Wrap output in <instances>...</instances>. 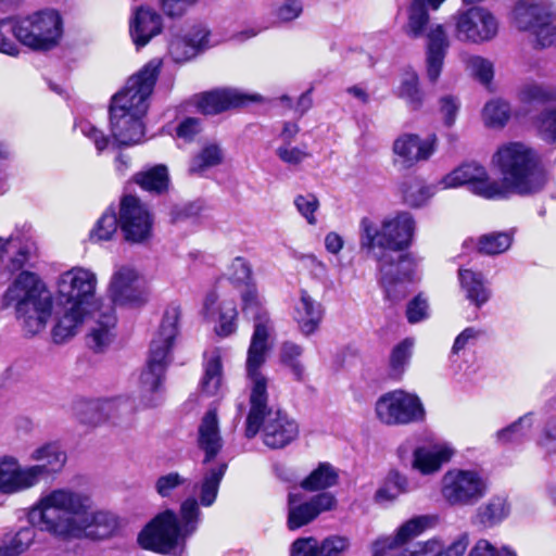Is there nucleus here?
Masks as SVG:
<instances>
[{
    "instance_id": "nucleus-1",
    "label": "nucleus",
    "mask_w": 556,
    "mask_h": 556,
    "mask_svg": "<svg viewBox=\"0 0 556 556\" xmlns=\"http://www.w3.org/2000/svg\"><path fill=\"white\" fill-rule=\"evenodd\" d=\"M28 520L33 527L62 540H103L118 528L114 514L94 510L89 495L66 486L42 493L30 507Z\"/></svg>"
},
{
    "instance_id": "nucleus-2",
    "label": "nucleus",
    "mask_w": 556,
    "mask_h": 556,
    "mask_svg": "<svg viewBox=\"0 0 556 556\" xmlns=\"http://www.w3.org/2000/svg\"><path fill=\"white\" fill-rule=\"evenodd\" d=\"M203 467L202 479L194 485L199 501L187 497L180 504L178 515L169 509L159 514L138 536L143 548L170 553L197 532L202 517L200 505L211 507L215 503L227 464L216 462Z\"/></svg>"
},
{
    "instance_id": "nucleus-3",
    "label": "nucleus",
    "mask_w": 556,
    "mask_h": 556,
    "mask_svg": "<svg viewBox=\"0 0 556 556\" xmlns=\"http://www.w3.org/2000/svg\"><path fill=\"white\" fill-rule=\"evenodd\" d=\"M492 166L502 180H494L497 199L511 193L532 195L544 189L548 176L542 166L539 153L521 141L500 144L491 159Z\"/></svg>"
},
{
    "instance_id": "nucleus-4",
    "label": "nucleus",
    "mask_w": 556,
    "mask_h": 556,
    "mask_svg": "<svg viewBox=\"0 0 556 556\" xmlns=\"http://www.w3.org/2000/svg\"><path fill=\"white\" fill-rule=\"evenodd\" d=\"M5 306H13L27 334L41 332L52 314V296L43 281L29 271L21 273L8 288Z\"/></svg>"
},
{
    "instance_id": "nucleus-5",
    "label": "nucleus",
    "mask_w": 556,
    "mask_h": 556,
    "mask_svg": "<svg viewBox=\"0 0 556 556\" xmlns=\"http://www.w3.org/2000/svg\"><path fill=\"white\" fill-rule=\"evenodd\" d=\"M180 316V305L176 303L167 305L160 328L152 339L147 366L139 380L140 395L144 406L155 405L159 394L163 391L165 369L178 334Z\"/></svg>"
},
{
    "instance_id": "nucleus-6",
    "label": "nucleus",
    "mask_w": 556,
    "mask_h": 556,
    "mask_svg": "<svg viewBox=\"0 0 556 556\" xmlns=\"http://www.w3.org/2000/svg\"><path fill=\"white\" fill-rule=\"evenodd\" d=\"M417 223L407 211L393 212L377 225L372 219L363 217L359 223V245L378 261V255L390 253L401 255L414 241Z\"/></svg>"
},
{
    "instance_id": "nucleus-7",
    "label": "nucleus",
    "mask_w": 556,
    "mask_h": 556,
    "mask_svg": "<svg viewBox=\"0 0 556 556\" xmlns=\"http://www.w3.org/2000/svg\"><path fill=\"white\" fill-rule=\"evenodd\" d=\"M59 304L61 308L56 313V321L52 329V339L55 343H63L75 337L88 318L92 320L88 336L90 348L101 352L112 342L116 316L111 305H98L97 309H90L67 303Z\"/></svg>"
},
{
    "instance_id": "nucleus-8",
    "label": "nucleus",
    "mask_w": 556,
    "mask_h": 556,
    "mask_svg": "<svg viewBox=\"0 0 556 556\" xmlns=\"http://www.w3.org/2000/svg\"><path fill=\"white\" fill-rule=\"evenodd\" d=\"M270 345L249 346L245 363L247 380L249 393L250 409L245 421V437L254 438L261 429V419L264 414L271 410L268 407V378L262 371L266 362Z\"/></svg>"
},
{
    "instance_id": "nucleus-9",
    "label": "nucleus",
    "mask_w": 556,
    "mask_h": 556,
    "mask_svg": "<svg viewBox=\"0 0 556 556\" xmlns=\"http://www.w3.org/2000/svg\"><path fill=\"white\" fill-rule=\"evenodd\" d=\"M489 489V478L482 470L453 468L442 476L440 494L452 507H467L484 498Z\"/></svg>"
},
{
    "instance_id": "nucleus-10",
    "label": "nucleus",
    "mask_w": 556,
    "mask_h": 556,
    "mask_svg": "<svg viewBox=\"0 0 556 556\" xmlns=\"http://www.w3.org/2000/svg\"><path fill=\"white\" fill-rule=\"evenodd\" d=\"M162 61L151 60L137 74L129 77L124 88L112 98L110 109L146 115Z\"/></svg>"
},
{
    "instance_id": "nucleus-11",
    "label": "nucleus",
    "mask_w": 556,
    "mask_h": 556,
    "mask_svg": "<svg viewBox=\"0 0 556 556\" xmlns=\"http://www.w3.org/2000/svg\"><path fill=\"white\" fill-rule=\"evenodd\" d=\"M376 262L386 299L392 303L405 299L409 292L408 287L414 279L417 265L416 257L410 253L401 255L383 253L378 255Z\"/></svg>"
},
{
    "instance_id": "nucleus-12",
    "label": "nucleus",
    "mask_w": 556,
    "mask_h": 556,
    "mask_svg": "<svg viewBox=\"0 0 556 556\" xmlns=\"http://www.w3.org/2000/svg\"><path fill=\"white\" fill-rule=\"evenodd\" d=\"M97 275L85 267H73L62 273L56 280V299L59 303H67L90 309L98 305H110L96 298Z\"/></svg>"
},
{
    "instance_id": "nucleus-13",
    "label": "nucleus",
    "mask_w": 556,
    "mask_h": 556,
    "mask_svg": "<svg viewBox=\"0 0 556 556\" xmlns=\"http://www.w3.org/2000/svg\"><path fill=\"white\" fill-rule=\"evenodd\" d=\"M375 413L377 418L388 426L420 422L426 416L419 396L402 389L382 394L375 404Z\"/></svg>"
},
{
    "instance_id": "nucleus-14",
    "label": "nucleus",
    "mask_w": 556,
    "mask_h": 556,
    "mask_svg": "<svg viewBox=\"0 0 556 556\" xmlns=\"http://www.w3.org/2000/svg\"><path fill=\"white\" fill-rule=\"evenodd\" d=\"M108 295L109 304L126 307H139L149 300L142 274L132 264L115 265L108 286Z\"/></svg>"
},
{
    "instance_id": "nucleus-15",
    "label": "nucleus",
    "mask_w": 556,
    "mask_h": 556,
    "mask_svg": "<svg viewBox=\"0 0 556 556\" xmlns=\"http://www.w3.org/2000/svg\"><path fill=\"white\" fill-rule=\"evenodd\" d=\"M118 222L124 239L129 243H147L153 235L154 218L137 197L125 195L121 201Z\"/></svg>"
},
{
    "instance_id": "nucleus-16",
    "label": "nucleus",
    "mask_w": 556,
    "mask_h": 556,
    "mask_svg": "<svg viewBox=\"0 0 556 556\" xmlns=\"http://www.w3.org/2000/svg\"><path fill=\"white\" fill-rule=\"evenodd\" d=\"M511 21L520 31H530L536 35H555L556 11L552 4L543 0H517Z\"/></svg>"
},
{
    "instance_id": "nucleus-17",
    "label": "nucleus",
    "mask_w": 556,
    "mask_h": 556,
    "mask_svg": "<svg viewBox=\"0 0 556 556\" xmlns=\"http://www.w3.org/2000/svg\"><path fill=\"white\" fill-rule=\"evenodd\" d=\"M437 148L438 137L434 134L422 138L417 134L402 132L392 143L393 164L402 169H410L430 160Z\"/></svg>"
},
{
    "instance_id": "nucleus-18",
    "label": "nucleus",
    "mask_w": 556,
    "mask_h": 556,
    "mask_svg": "<svg viewBox=\"0 0 556 556\" xmlns=\"http://www.w3.org/2000/svg\"><path fill=\"white\" fill-rule=\"evenodd\" d=\"M241 311L254 320V331L250 346L270 345L269 339L274 333V324L265 308L264 298L258 292L255 282L248 283L240 291Z\"/></svg>"
},
{
    "instance_id": "nucleus-19",
    "label": "nucleus",
    "mask_w": 556,
    "mask_h": 556,
    "mask_svg": "<svg viewBox=\"0 0 556 556\" xmlns=\"http://www.w3.org/2000/svg\"><path fill=\"white\" fill-rule=\"evenodd\" d=\"M336 507L337 498L329 492L319 493L308 501H302L298 493H290L288 496V529H300L314 521L320 514L333 510Z\"/></svg>"
},
{
    "instance_id": "nucleus-20",
    "label": "nucleus",
    "mask_w": 556,
    "mask_h": 556,
    "mask_svg": "<svg viewBox=\"0 0 556 556\" xmlns=\"http://www.w3.org/2000/svg\"><path fill=\"white\" fill-rule=\"evenodd\" d=\"M201 315L213 320L218 316L216 333L219 337H228L237 330L238 309L233 300L227 299L217 286L207 290L204 294Z\"/></svg>"
},
{
    "instance_id": "nucleus-21",
    "label": "nucleus",
    "mask_w": 556,
    "mask_h": 556,
    "mask_svg": "<svg viewBox=\"0 0 556 556\" xmlns=\"http://www.w3.org/2000/svg\"><path fill=\"white\" fill-rule=\"evenodd\" d=\"M440 185L443 189L457 188L468 185L470 190L486 199H497L494 180L485 168L477 163H465L442 178Z\"/></svg>"
},
{
    "instance_id": "nucleus-22",
    "label": "nucleus",
    "mask_w": 556,
    "mask_h": 556,
    "mask_svg": "<svg viewBox=\"0 0 556 556\" xmlns=\"http://www.w3.org/2000/svg\"><path fill=\"white\" fill-rule=\"evenodd\" d=\"M263 442L270 448H282L299 435V425L287 413L271 409L261 419Z\"/></svg>"
},
{
    "instance_id": "nucleus-23",
    "label": "nucleus",
    "mask_w": 556,
    "mask_h": 556,
    "mask_svg": "<svg viewBox=\"0 0 556 556\" xmlns=\"http://www.w3.org/2000/svg\"><path fill=\"white\" fill-rule=\"evenodd\" d=\"M36 252V243L28 230L13 231L8 238L0 237V270L21 269Z\"/></svg>"
},
{
    "instance_id": "nucleus-24",
    "label": "nucleus",
    "mask_w": 556,
    "mask_h": 556,
    "mask_svg": "<svg viewBox=\"0 0 556 556\" xmlns=\"http://www.w3.org/2000/svg\"><path fill=\"white\" fill-rule=\"evenodd\" d=\"M33 465L27 469L35 486L45 478L60 472L66 463V453L58 442H46L33 448L28 455Z\"/></svg>"
},
{
    "instance_id": "nucleus-25",
    "label": "nucleus",
    "mask_w": 556,
    "mask_h": 556,
    "mask_svg": "<svg viewBox=\"0 0 556 556\" xmlns=\"http://www.w3.org/2000/svg\"><path fill=\"white\" fill-rule=\"evenodd\" d=\"M446 0H412L407 7V31L412 35H445V27L429 11H438Z\"/></svg>"
},
{
    "instance_id": "nucleus-26",
    "label": "nucleus",
    "mask_w": 556,
    "mask_h": 556,
    "mask_svg": "<svg viewBox=\"0 0 556 556\" xmlns=\"http://www.w3.org/2000/svg\"><path fill=\"white\" fill-rule=\"evenodd\" d=\"M143 117V114L110 109V129L113 144L128 147L140 143L144 136Z\"/></svg>"
},
{
    "instance_id": "nucleus-27",
    "label": "nucleus",
    "mask_w": 556,
    "mask_h": 556,
    "mask_svg": "<svg viewBox=\"0 0 556 556\" xmlns=\"http://www.w3.org/2000/svg\"><path fill=\"white\" fill-rule=\"evenodd\" d=\"M35 483L27 466H22L14 456H0V493L13 495L33 489Z\"/></svg>"
},
{
    "instance_id": "nucleus-28",
    "label": "nucleus",
    "mask_w": 556,
    "mask_h": 556,
    "mask_svg": "<svg viewBox=\"0 0 556 556\" xmlns=\"http://www.w3.org/2000/svg\"><path fill=\"white\" fill-rule=\"evenodd\" d=\"M458 33L473 35H496L500 23L497 17L486 8L472 7L454 15Z\"/></svg>"
},
{
    "instance_id": "nucleus-29",
    "label": "nucleus",
    "mask_w": 556,
    "mask_h": 556,
    "mask_svg": "<svg viewBox=\"0 0 556 556\" xmlns=\"http://www.w3.org/2000/svg\"><path fill=\"white\" fill-rule=\"evenodd\" d=\"M256 100L258 97L255 94L250 96L237 89L222 88L201 94L198 108L203 114L214 115Z\"/></svg>"
},
{
    "instance_id": "nucleus-30",
    "label": "nucleus",
    "mask_w": 556,
    "mask_h": 556,
    "mask_svg": "<svg viewBox=\"0 0 556 556\" xmlns=\"http://www.w3.org/2000/svg\"><path fill=\"white\" fill-rule=\"evenodd\" d=\"M455 450L448 443L421 446L414 451L412 468L424 476L438 472L454 456Z\"/></svg>"
},
{
    "instance_id": "nucleus-31",
    "label": "nucleus",
    "mask_w": 556,
    "mask_h": 556,
    "mask_svg": "<svg viewBox=\"0 0 556 556\" xmlns=\"http://www.w3.org/2000/svg\"><path fill=\"white\" fill-rule=\"evenodd\" d=\"M198 446L204 453L203 466L217 462L215 458L223 447V439L215 410H208L201 420L198 430Z\"/></svg>"
},
{
    "instance_id": "nucleus-32",
    "label": "nucleus",
    "mask_w": 556,
    "mask_h": 556,
    "mask_svg": "<svg viewBox=\"0 0 556 556\" xmlns=\"http://www.w3.org/2000/svg\"><path fill=\"white\" fill-rule=\"evenodd\" d=\"M470 543L467 532L458 534L448 545L440 538H431L408 548L409 556H464Z\"/></svg>"
},
{
    "instance_id": "nucleus-33",
    "label": "nucleus",
    "mask_w": 556,
    "mask_h": 556,
    "mask_svg": "<svg viewBox=\"0 0 556 556\" xmlns=\"http://www.w3.org/2000/svg\"><path fill=\"white\" fill-rule=\"evenodd\" d=\"M324 318L323 305L302 290L294 306V320L305 337L315 333Z\"/></svg>"
},
{
    "instance_id": "nucleus-34",
    "label": "nucleus",
    "mask_w": 556,
    "mask_h": 556,
    "mask_svg": "<svg viewBox=\"0 0 556 556\" xmlns=\"http://www.w3.org/2000/svg\"><path fill=\"white\" fill-rule=\"evenodd\" d=\"M437 518L434 516L417 515L403 521L392 534L380 538L390 542L389 544L405 547L409 542L433 528Z\"/></svg>"
},
{
    "instance_id": "nucleus-35",
    "label": "nucleus",
    "mask_w": 556,
    "mask_h": 556,
    "mask_svg": "<svg viewBox=\"0 0 556 556\" xmlns=\"http://www.w3.org/2000/svg\"><path fill=\"white\" fill-rule=\"evenodd\" d=\"M128 24L131 35H161L164 31L163 14L147 4L131 10Z\"/></svg>"
},
{
    "instance_id": "nucleus-36",
    "label": "nucleus",
    "mask_w": 556,
    "mask_h": 556,
    "mask_svg": "<svg viewBox=\"0 0 556 556\" xmlns=\"http://www.w3.org/2000/svg\"><path fill=\"white\" fill-rule=\"evenodd\" d=\"M223 357L224 352L219 348H214L204 354V374L200 389L206 395H216L223 386Z\"/></svg>"
},
{
    "instance_id": "nucleus-37",
    "label": "nucleus",
    "mask_w": 556,
    "mask_h": 556,
    "mask_svg": "<svg viewBox=\"0 0 556 556\" xmlns=\"http://www.w3.org/2000/svg\"><path fill=\"white\" fill-rule=\"evenodd\" d=\"M510 505L505 495H493L481 504L472 517L473 523L483 528H492L508 517Z\"/></svg>"
},
{
    "instance_id": "nucleus-38",
    "label": "nucleus",
    "mask_w": 556,
    "mask_h": 556,
    "mask_svg": "<svg viewBox=\"0 0 556 556\" xmlns=\"http://www.w3.org/2000/svg\"><path fill=\"white\" fill-rule=\"evenodd\" d=\"M59 45L58 37H0V52L15 56L23 50L45 52Z\"/></svg>"
},
{
    "instance_id": "nucleus-39",
    "label": "nucleus",
    "mask_w": 556,
    "mask_h": 556,
    "mask_svg": "<svg viewBox=\"0 0 556 556\" xmlns=\"http://www.w3.org/2000/svg\"><path fill=\"white\" fill-rule=\"evenodd\" d=\"M218 43V41L211 42L208 37H170L167 42L168 52L177 63L189 61L198 53Z\"/></svg>"
},
{
    "instance_id": "nucleus-40",
    "label": "nucleus",
    "mask_w": 556,
    "mask_h": 556,
    "mask_svg": "<svg viewBox=\"0 0 556 556\" xmlns=\"http://www.w3.org/2000/svg\"><path fill=\"white\" fill-rule=\"evenodd\" d=\"M25 35H61L63 23L54 10H43L24 17Z\"/></svg>"
},
{
    "instance_id": "nucleus-41",
    "label": "nucleus",
    "mask_w": 556,
    "mask_h": 556,
    "mask_svg": "<svg viewBox=\"0 0 556 556\" xmlns=\"http://www.w3.org/2000/svg\"><path fill=\"white\" fill-rule=\"evenodd\" d=\"M480 334V330L468 327L456 337L450 355L451 367L455 376L465 377L466 379H471L475 376L476 368L472 365L463 368V364L459 362V353L467 346L475 344Z\"/></svg>"
},
{
    "instance_id": "nucleus-42",
    "label": "nucleus",
    "mask_w": 556,
    "mask_h": 556,
    "mask_svg": "<svg viewBox=\"0 0 556 556\" xmlns=\"http://www.w3.org/2000/svg\"><path fill=\"white\" fill-rule=\"evenodd\" d=\"M458 279L463 291L466 293V298L477 307L488 302L490 291L481 273L460 268L458 270Z\"/></svg>"
},
{
    "instance_id": "nucleus-43",
    "label": "nucleus",
    "mask_w": 556,
    "mask_h": 556,
    "mask_svg": "<svg viewBox=\"0 0 556 556\" xmlns=\"http://www.w3.org/2000/svg\"><path fill=\"white\" fill-rule=\"evenodd\" d=\"M224 160L225 151L223 147L215 141L207 142L192 156L188 170L192 175H203L208 169L223 164Z\"/></svg>"
},
{
    "instance_id": "nucleus-44",
    "label": "nucleus",
    "mask_w": 556,
    "mask_h": 556,
    "mask_svg": "<svg viewBox=\"0 0 556 556\" xmlns=\"http://www.w3.org/2000/svg\"><path fill=\"white\" fill-rule=\"evenodd\" d=\"M534 419L535 416L533 413L522 415L510 425L495 432L496 442L502 445L521 443L529 437L534 425Z\"/></svg>"
},
{
    "instance_id": "nucleus-45",
    "label": "nucleus",
    "mask_w": 556,
    "mask_h": 556,
    "mask_svg": "<svg viewBox=\"0 0 556 556\" xmlns=\"http://www.w3.org/2000/svg\"><path fill=\"white\" fill-rule=\"evenodd\" d=\"M396 94L406 102L410 110L421 109L425 102V92L419 86V77L415 71L407 70L402 74Z\"/></svg>"
},
{
    "instance_id": "nucleus-46",
    "label": "nucleus",
    "mask_w": 556,
    "mask_h": 556,
    "mask_svg": "<svg viewBox=\"0 0 556 556\" xmlns=\"http://www.w3.org/2000/svg\"><path fill=\"white\" fill-rule=\"evenodd\" d=\"M450 47L447 37H430L427 45L426 64L427 77L431 83H435L443 67V60Z\"/></svg>"
},
{
    "instance_id": "nucleus-47",
    "label": "nucleus",
    "mask_w": 556,
    "mask_h": 556,
    "mask_svg": "<svg viewBox=\"0 0 556 556\" xmlns=\"http://www.w3.org/2000/svg\"><path fill=\"white\" fill-rule=\"evenodd\" d=\"M304 349L302 345L286 341L279 349V362L289 370L295 380L302 381L305 376V366L302 362Z\"/></svg>"
},
{
    "instance_id": "nucleus-48",
    "label": "nucleus",
    "mask_w": 556,
    "mask_h": 556,
    "mask_svg": "<svg viewBox=\"0 0 556 556\" xmlns=\"http://www.w3.org/2000/svg\"><path fill=\"white\" fill-rule=\"evenodd\" d=\"M415 340L405 338L399 342L391 351L389 359V376L393 379H400L407 369L413 351Z\"/></svg>"
},
{
    "instance_id": "nucleus-49",
    "label": "nucleus",
    "mask_w": 556,
    "mask_h": 556,
    "mask_svg": "<svg viewBox=\"0 0 556 556\" xmlns=\"http://www.w3.org/2000/svg\"><path fill=\"white\" fill-rule=\"evenodd\" d=\"M337 483V470L330 464L323 463L302 480L301 488L314 492L334 486Z\"/></svg>"
},
{
    "instance_id": "nucleus-50",
    "label": "nucleus",
    "mask_w": 556,
    "mask_h": 556,
    "mask_svg": "<svg viewBox=\"0 0 556 556\" xmlns=\"http://www.w3.org/2000/svg\"><path fill=\"white\" fill-rule=\"evenodd\" d=\"M135 181L144 190L161 193L168 187V173L165 165H155L148 170L138 173Z\"/></svg>"
},
{
    "instance_id": "nucleus-51",
    "label": "nucleus",
    "mask_w": 556,
    "mask_h": 556,
    "mask_svg": "<svg viewBox=\"0 0 556 556\" xmlns=\"http://www.w3.org/2000/svg\"><path fill=\"white\" fill-rule=\"evenodd\" d=\"M481 115L486 127L502 128L510 118V106L502 99H492L484 104Z\"/></svg>"
},
{
    "instance_id": "nucleus-52",
    "label": "nucleus",
    "mask_w": 556,
    "mask_h": 556,
    "mask_svg": "<svg viewBox=\"0 0 556 556\" xmlns=\"http://www.w3.org/2000/svg\"><path fill=\"white\" fill-rule=\"evenodd\" d=\"M434 187L422 181L412 180L404 185L403 201L412 207H421L434 194Z\"/></svg>"
},
{
    "instance_id": "nucleus-53",
    "label": "nucleus",
    "mask_w": 556,
    "mask_h": 556,
    "mask_svg": "<svg viewBox=\"0 0 556 556\" xmlns=\"http://www.w3.org/2000/svg\"><path fill=\"white\" fill-rule=\"evenodd\" d=\"M118 226L116 213L113 210H106L90 231V240L92 242L109 241L116 233Z\"/></svg>"
},
{
    "instance_id": "nucleus-54",
    "label": "nucleus",
    "mask_w": 556,
    "mask_h": 556,
    "mask_svg": "<svg viewBox=\"0 0 556 556\" xmlns=\"http://www.w3.org/2000/svg\"><path fill=\"white\" fill-rule=\"evenodd\" d=\"M536 127L544 140L556 143V98L536 117Z\"/></svg>"
},
{
    "instance_id": "nucleus-55",
    "label": "nucleus",
    "mask_w": 556,
    "mask_h": 556,
    "mask_svg": "<svg viewBox=\"0 0 556 556\" xmlns=\"http://www.w3.org/2000/svg\"><path fill=\"white\" fill-rule=\"evenodd\" d=\"M302 0H282L273 4L270 15L275 23H290L303 13Z\"/></svg>"
},
{
    "instance_id": "nucleus-56",
    "label": "nucleus",
    "mask_w": 556,
    "mask_h": 556,
    "mask_svg": "<svg viewBox=\"0 0 556 556\" xmlns=\"http://www.w3.org/2000/svg\"><path fill=\"white\" fill-rule=\"evenodd\" d=\"M226 276L233 283H244L247 286L254 282L252 266L242 256H237L230 261L226 268Z\"/></svg>"
},
{
    "instance_id": "nucleus-57",
    "label": "nucleus",
    "mask_w": 556,
    "mask_h": 556,
    "mask_svg": "<svg viewBox=\"0 0 556 556\" xmlns=\"http://www.w3.org/2000/svg\"><path fill=\"white\" fill-rule=\"evenodd\" d=\"M511 244V237L507 232H494L482 236L479 240V251L489 255L505 252Z\"/></svg>"
},
{
    "instance_id": "nucleus-58",
    "label": "nucleus",
    "mask_w": 556,
    "mask_h": 556,
    "mask_svg": "<svg viewBox=\"0 0 556 556\" xmlns=\"http://www.w3.org/2000/svg\"><path fill=\"white\" fill-rule=\"evenodd\" d=\"M350 547V540L342 535H329L317 540L318 556H345Z\"/></svg>"
},
{
    "instance_id": "nucleus-59",
    "label": "nucleus",
    "mask_w": 556,
    "mask_h": 556,
    "mask_svg": "<svg viewBox=\"0 0 556 556\" xmlns=\"http://www.w3.org/2000/svg\"><path fill=\"white\" fill-rule=\"evenodd\" d=\"M439 113L442 117L443 124L446 127H452L460 111V100L454 94H443L438 100Z\"/></svg>"
},
{
    "instance_id": "nucleus-60",
    "label": "nucleus",
    "mask_w": 556,
    "mask_h": 556,
    "mask_svg": "<svg viewBox=\"0 0 556 556\" xmlns=\"http://www.w3.org/2000/svg\"><path fill=\"white\" fill-rule=\"evenodd\" d=\"M188 479L176 471L168 472L157 478L155 490L162 497L172 496L173 492L185 485Z\"/></svg>"
},
{
    "instance_id": "nucleus-61",
    "label": "nucleus",
    "mask_w": 556,
    "mask_h": 556,
    "mask_svg": "<svg viewBox=\"0 0 556 556\" xmlns=\"http://www.w3.org/2000/svg\"><path fill=\"white\" fill-rule=\"evenodd\" d=\"M471 74L484 86H489L494 76L493 64L480 56H471L468 61Z\"/></svg>"
},
{
    "instance_id": "nucleus-62",
    "label": "nucleus",
    "mask_w": 556,
    "mask_h": 556,
    "mask_svg": "<svg viewBox=\"0 0 556 556\" xmlns=\"http://www.w3.org/2000/svg\"><path fill=\"white\" fill-rule=\"evenodd\" d=\"M75 127L77 130L80 131L83 136H85L94 143L99 152H102L108 147V137L100 129H98L91 122L87 119H81L76 123Z\"/></svg>"
},
{
    "instance_id": "nucleus-63",
    "label": "nucleus",
    "mask_w": 556,
    "mask_h": 556,
    "mask_svg": "<svg viewBox=\"0 0 556 556\" xmlns=\"http://www.w3.org/2000/svg\"><path fill=\"white\" fill-rule=\"evenodd\" d=\"M467 556H517L514 551L507 546L501 548L493 545L485 539H479L470 548Z\"/></svg>"
},
{
    "instance_id": "nucleus-64",
    "label": "nucleus",
    "mask_w": 556,
    "mask_h": 556,
    "mask_svg": "<svg viewBox=\"0 0 556 556\" xmlns=\"http://www.w3.org/2000/svg\"><path fill=\"white\" fill-rule=\"evenodd\" d=\"M294 205L298 212L306 219L309 225L316 224L315 212L319 207V202L314 194H300L294 199Z\"/></svg>"
}]
</instances>
